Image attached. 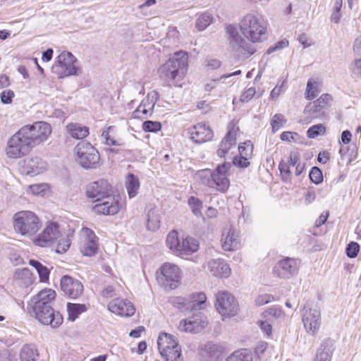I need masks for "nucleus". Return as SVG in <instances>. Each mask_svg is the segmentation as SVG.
<instances>
[{"label":"nucleus","mask_w":361,"mask_h":361,"mask_svg":"<svg viewBox=\"0 0 361 361\" xmlns=\"http://www.w3.org/2000/svg\"><path fill=\"white\" fill-rule=\"evenodd\" d=\"M76 58L69 51H63L57 57L55 64L52 67V72L59 78H63L71 75H80L82 68L76 65Z\"/></svg>","instance_id":"39448f33"},{"label":"nucleus","mask_w":361,"mask_h":361,"mask_svg":"<svg viewBox=\"0 0 361 361\" xmlns=\"http://www.w3.org/2000/svg\"><path fill=\"white\" fill-rule=\"evenodd\" d=\"M236 133L237 130L235 127H233L223 138L217 150V155L219 157H225L229 153L230 150L235 147L236 144Z\"/></svg>","instance_id":"c85d7f7f"},{"label":"nucleus","mask_w":361,"mask_h":361,"mask_svg":"<svg viewBox=\"0 0 361 361\" xmlns=\"http://www.w3.org/2000/svg\"><path fill=\"white\" fill-rule=\"evenodd\" d=\"M14 93L11 90H5L1 94V101L3 104H8L12 102Z\"/></svg>","instance_id":"e2e57ef3"},{"label":"nucleus","mask_w":361,"mask_h":361,"mask_svg":"<svg viewBox=\"0 0 361 361\" xmlns=\"http://www.w3.org/2000/svg\"><path fill=\"white\" fill-rule=\"evenodd\" d=\"M286 120L282 114H275L271 121L273 132H276L281 128L286 123Z\"/></svg>","instance_id":"864d4df0"},{"label":"nucleus","mask_w":361,"mask_h":361,"mask_svg":"<svg viewBox=\"0 0 361 361\" xmlns=\"http://www.w3.org/2000/svg\"><path fill=\"white\" fill-rule=\"evenodd\" d=\"M60 284L64 295L71 299L78 298L84 291L82 283L68 275L62 276Z\"/></svg>","instance_id":"412c9836"},{"label":"nucleus","mask_w":361,"mask_h":361,"mask_svg":"<svg viewBox=\"0 0 361 361\" xmlns=\"http://www.w3.org/2000/svg\"><path fill=\"white\" fill-rule=\"evenodd\" d=\"M302 320L306 331L311 334H316L321 326V311L317 307H305L302 312Z\"/></svg>","instance_id":"4468645a"},{"label":"nucleus","mask_w":361,"mask_h":361,"mask_svg":"<svg viewBox=\"0 0 361 361\" xmlns=\"http://www.w3.org/2000/svg\"><path fill=\"white\" fill-rule=\"evenodd\" d=\"M189 310H201L205 303L207 297L204 293H197L190 295L188 298Z\"/></svg>","instance_id":"e433bc0d"},{"label":"nucleus","mask_w":361,"mask_h":361,"mask_svg":"<svg viewBox=\"0 0 361 361\" xmlns=\"http://www.w3.org/2000/svg\"><path fill=\"white\" fill-rule=\"evenodd\" d=\"M111 187L106 180L101 179L87 185L86 193L88 197L98 200L110 195Z\"/></svg>","instance_id":"5701e85b"},{"label":"nucleus","mask_w":361,"mask_h":361,"mask_svg":"<svg viewBox=\"0 0 361 361\" xmlns=\"http://www.w3.org/2000/svg\"><path fill=\"white\" fill-rule=\"evenodd\" d=\"M183 237H180L176 231L169 233L166 240V246L176 255L180 256Z\"/></svg>","instance_id":"2f4dec72"},{"label":"nucleus","mask_w":361,"mask_h":361,"mask_svg":"<svg viewBox=\"0 0 361 361\" xmlns=\"http://www.w3.org/2000/svg\"><path fill=\"white\" fill-rule=\"evenodd\" d=\"M199 249L198 241L190 236H183L180 256L190 255Z\"/></svg>","instance_id":"f704fd0d"},{"label":"nucleus","mask_w":361,"mask_h":361,"mask_svg":"<svg viewBox=\"0 0 361 361\" xmlns=\"http://www.w3.org/2000/svg\"><path fill=\"white\" fill-rule=\"evenodd\" d=\"M188 204L194 215L196 216H202L201 209L202 208V202L200 199L195 197H190L188 199Z\"/></svg>","instance_id":"de8ad7c7"},{"label":"nucleus","mask_w":361,"mask_h":361,"mask_svg":"<svg viewBox=\"0 0 361 361\" xmlns=\"http://www.w3.org/2000/svg\"><path fill=\"white\" fill-rule=\"evenodd\" d=\"M290 166L288 165V163H286L284 160H282L279 164V169L280 171L281 178L283 181L286 183L290 182L291 179L292 175Z\"/></svg>","instance_id":"09e8293b"},{"label":"nucleus","mask_w":361,"mask_h":361,"mask_svg":"<svg viewBox=\"0 0 361 361\" xmlns=\"http://www.w3.org/2000/svg\"><path fill=\"white\" fill-rule=\"evenodd\" d=\"M213 16L210 13L204 12L197 18L195 27L199 31H202L213 22Z\"/></svg>","instance_id":"37998d69"},{"label":"nucleus","mask_w":361,"mask_h":361,"mask_svg":"<svg viewBox=\"0 0 361 361\" xmlns=\"http://www.w3.org/2000/svg\"><path fill=\"white\" fill-rule=\"evenodd\" d=\"M320 92L319 83L313 79H309L307 83L305 96L307 99L316 98Z\"/></svg>","instance_id":"79ce46f5"},{"label":"nucleus","mask_w":361,"mask_h":361,"mask_svg":"<svg viewBox=\"0 0 361 361\" xmlns=\"http://www.w3.org/2000/svg\"><path fill=\"white\" fill-rule=\"evenodd\" d=\"M310 178L312 182L315 184H319L323 180V175L322 171L317 166L312 168L309 174Z\"/></svg>","instance_id":"4d7b16f0"},{"label":"nucleus","mask_w":361,"mask_h":361,"mask_svg":"<svg viewBox=\"0 0 361 361\" xmlns=\"http://www.w3.org/2000/svg\"><path fill=\"white\" fill-rule=\"evenodd\" d=\"M239 157H234L233 163L240 168H246L250 165L249 160L252 157L253 145L248 140L241 143L238 147Z\"/></svg>","instance_id":"bb28decb"},{"label":"nucleus","mask_w":361,"mask_h":361,"mask_svg":"<svg viewBox=\"0 0 361 361\" xmlns=\"http://www.w3.org/2000/svg\"><path fill=\"white\" fill-rule=\"evenodd\" d=\"M360 250V245L356 242L350 243L346 247V255L350 258L355 257Z\"/></svg>","instance_id":"13d9d810"},{"label":"nucleus","mask_w":361,"mask_h":361,"mask_svg":"<svg viewBox=\"0 0 361 361\" xmlns=\"http://www.w3.org/2000/svg\"><path fill=\"white\" fill-rule=\"evenodd\" d=\"M108 310L121 317H129L134 314L135 309L133 305L127 300L116 298L108 305Z\"/></svg>","instance_id":"b1692460"},{"label":"nucleus","mask_w":361,"mask_h":361,"mask_svg":"<svg viewBox=\"0 0 361 361\" xmlns=\"http://www.w3.org/2000/svg\"><path fill=\"white\" fill-rule=\"evenodd\" d=\"M288 45V42L286 41V40H281L280 42H278L274 46H272L271 47H269L267 51V53L268 54H272L273 52L277 51V50H279V49H281L286 47H287Z\"/></svg>","instance_id":"69168bd1"},{"label":"nucleus","mask_w":361,"mask_h":361,"mask_svg":"<svg viewBox=\"0 0 361 361\" xmlns=\"http://www.w3.org/2000/svg\"><path fill=\"white\" fill-rule=\"evenodd\" d=\"M332 355V349L331 342L329 341H324L322 343L318 348L316 357H318L322 361H331Z\"/></svg>","instance_id":"a19ab883"},{"label":"nucleus","mask_w":361,"mask_h":361,"mask_svg":"<svg viewBox=\"0 0 361 361\" xmlns=\"http://www.w3.org/2000/svg\"><path fill=\"white\" fill-rule=\"evenodd\" d=\"M213 170L205 169L197 171L195 174V179L199 183L212 188Z\"/></svg>","instance_id":"58836bf2"},{"label":"nucleus","mask_w":361,"mask_h":361,"mask_svg":"<svg viewBox=\"0 0 361 361\" xmlns=\"http://www.w3.org/2000/svg\"><path fill=\"white\" fill-rule=\"evenodd\" d=\"M181 279L180 268L169 262L164 263L157 271V280L159 286L166 290L177 288Z\"/></svg>","instance_id":"423d86ee"},{"label":"nucleus","mask_w":361,"mask_h":361,"mask_svg":"<svg viewBox=\"0 0 361 361\" xmlns=\"http://www.w3.org/2000/svg\"><path fill=\"white\" fill-rule=\"evenodd\" d=\"M42 226L39 217L30 210L18 212L13 216V229L22 236L29 238L34 236Z\"/></svg>","instance_id":"7ed1b4c3"},{"label":"nucleus","mask_w":361,"mask_h":361,"mask_svg":"<svg viewBox=\"0 0 361 361\" xmlns=\"http://www.w3.org/2000/svg\"><path fill=\"white\" fill-rule=\"evenodd\" d=\"M353 74L361 78V59H355L351 65Z\"/></svg>","instance_id":"338daca9"},{"label":"nucleus","mask_w":361,"mask_h":361,"mask_svg":"<svg viewBox=\"0 0 361 361\" xmlns=\"http://www.w3.org/2000/svg\"><path fill=\"white\" fill-rule=\"evenodd\" d=\"M231 164L228 162H224L219 164L212 171V188L219 192H225L230 186L228 178V171Z\"/></svg>","instance_id":"2eb2a0df"},{"label":"nucleus","mask_w":361,"mask_h":361,"mask_svg":"<svg viewBox=\"0 0 361 361\" xmlns=\"http://www.w3.org/2000/svg\"><path fill=\"white\" fill-rule=\"evenodd\" d=\"M76 161L85 169L96 168L99 163L98 151L87 142H80L74 148Z\"/></svg>","instance_id":"6e6552de"},{"label":"nucleus","mask_w":361,"mask_h":361,"mask_svg":"<svg viewBox=\"0 0 361 361\" xmlns=\"http://www.w3.org/2000/svg\"><path fill=\"white\" fill-rule=\"evenodd\" d=\"M331 99L330 94H323L319 99L309 103L304 109L305 120L310 122L312 119L319 118L322 110L329 105Z\"/></svg>","instance_id":"aec40b11"},{"label":"nucleus","mask_w":361,"mask_h":361,"mask_svg":"<svg viewBox=\"0 0 361 361\" xmlns=\"http://www.w3.org/2000/svg\"><path fill=\"white\" fill-rule=\"evenodd\" d=\"M133 115L135 118H145L152 114H148V111L143 107V105L140 103L138 107L134 111Z\"/></svg>","instance_id":"052dcab7"},{"label":"nucleus","mask_w":361,"mask_h":361,"mask_svg":"<svg viewBox=\"0 0 361 361\" xmlns=\"http://www.w3.org/2000/svg\"><path fill=\"white\" fill-rule=\"evenodd\" d=\"M239 27L245 38L252 43H259L267 38L268 23L260 14H246L240 21Z\"/></svg>","instance_id":"f03ea898"},{"label":"nucleus","mask_w":361,"mask_h":361,"mask_svg":"<svg viewBox=\"0 0 361 361\" xmlns=\"http://www.w3.org/2000/svg\"><path fill=\"white\" fill-rule=\"evenodd\" d=\"M256 94V90L255 87H251L247 88L240 96V101L241 102H248L250 101L255 94Z\"/></svg>","instance_id":"bf43d9fd"},{"label":"nucleus","mask_w":361,"mask_h":361,"mask_svg":"<svg viewBox=\"0 0 361 361\" xmlns=\"http://www.w3.org/2000/svg\"><path fill=\"white\" fill-rule=\"evenodd\" d=\"M13 279L16 284L23 287L31 286L35 280L33 274L27 268L17 269L15 271Z\"/></svg>","instance_id":"7c9ffc66"},{"label":"nucleus","mask_w":361,"mask_h":361,"mask_svg":"<svg viewBox=\"0 0 361 361\" xmlns=\"http://www.w3.org/2000/svg\"><path fill=\"white\" fill-rule=\"evenodd\" d=\"M241 73L240 71H236L232 73H230L228 75H224L220 78L218 79H214V80H209L206 82L204 84V90L207 92H210L212 90H214L215 87H216L218 85L223 83L221 81L222 79L228 78L229 77L240 75Z\"/></svg>","instance_id":"a18cd8bd"},{"label":"nucleus","mask_w":361,"mask_h":361,"mask_svg":"<svg viewBox=\"0 0 361 361\" xmlns=\"http://www.w3.org/2000/svg\"><path fill=\"white\" fill-rule=\"evenodd\" d=\"M188 56L185 51H177L158 69L159 78L168 84L182 80L188 71Z\"/></svg>","instance_id":"f257e3e1"},{"label":"nucleus","mask_w":361,"mask_h":361,"mask_svg":"<svg viewBox=\"0 0 361 361\" xmlns=\"http://www.w3.org/2000/svg\"><path fill=\"white\" fill-rule=\"evenodd\" d=\"M34 147L40 145L47 140L51 133V126L44 121H38L32 125L23 127Z\"/></svg>","instance_id":"9b49d317"},{"label":"nucleus","mask_w":361,"mask_h":361,"mask_svg":"<svg viewBox=\"0 0 361 361\" xmlns=\"http://www.w3.org/2000/svg\"><path fill=\"white\" fill-rule=\"evenodd\" d=\"M66 129L69 135L75 139H83L89 135V128L80 123H69Z\"/></svg>","instance_id":"72a5a7b5"},{"label":"nucleus","mask_w":361,"mask_h":361,"mask_svg":"<svg viewBox=\"0 0 361 361\" xmlns=\"http://www.w3.org/2000/svg\"><path fill=\"white\" fill-rule=\"evenodd\" d=\"M119 197L115 195H108L105 197L94 200L95 204L93 206V211L99 214L114 215L117 214L122 207L119 202Z\"/></svg>","instance_id":"ddd939ff"},{"label":"nucleus","mask_w":361,"mask_h":361,"mask_svg":"<svg viewBox=\"0 0 361 361\" xmlns=\"http://www.w3.org/2000/svg\"><path fill=\"white\" fill-rule=\"evenodd\" d=\"M49 186L45 183L34 184L30 185L27 190V193H31L35 195L44 196L48 190Z\"/></svg>","instance_id":"8fccbe9b"},{"label":"nucleus","mask_w":361,"mask_h":361,"mask_svg":"<svg viewBox=\"0 0 361 361\" xmlns=\"http://www.w3.org/2000/svg\"><path fill=\"white\" fill-rule=\"evenodd\" d=\"M142 129L145 132L157 133L161 129V125L158 121H146L142 123Z\"/></svg>","instance_id":"6e6d98bb"},{"label":"nucleus","mask_w":361,"mask_h":361,"mask_svg":"<svg viewBox=\"0 0 361 361\" xmlns=\"http://www.w3.org/2000/svg\"><path fill=\"white\" fill-rule=\"evenodd\" d=\"M215 307L224 317L235 316L238 311V303L234 296L227 291L219 292L216 295Z\"/></svg>","instance_id":"9d476101"},{"label":"nucleus","mask_w":361,"mask_h":361,"mask_svg":"<svg viewBox=\"0 0 361 361\" xmlns=\"http://www.w3.org/2000/svg\"><path fill=\"white\" fill-rule=\"evenodd\" d=\"M48 165L40 157H35L24 161L23 173L30 176H35L47 171Z\"/></svg>","instance_id":"a878e982"},{"label":"nucleus","mask_w":361,"mask_h":361,"mask_svg":"<svg viewBox=\"0 0 361 361\" xmlns=\"http://www.w3.org/2000/svg\"><path fill=\"white\" fill-rule=\"evenodd\" d=\"M60 237L59 226L56 223H49L42 233L33 239L35 245L48 247L56 243Z\"/></svg>","instance_id":"f3484780"},{"label":"nucleus","mask_w":361,"mask_h":361,"mask_svg":"<svg viewBox=\"0 0 361 361\" xmlns=\"http://www.w3.org/2000/svg\"><path fill=\"white\" fill-rule=\"evenodd\" d=\"M326 133V127L323 124H317L310 127L307 131L308 137L314 139L319 135H323Z\"/></svg>","instance_id":"3c124183"},{"label":"nucleus","mask_w":361,"mask_h":361,"mask_svg":"<svg viewBox=\"0 0 361 361\" xmlns=\"http://www.w3.org/2000/svg\"><path fill=\"white\" fill-rule=\"evenodd\" d=\"M226 30L228 35L229 45L238 56L248 58L255 52L253 46L239 35L237 28L234 25H228Z\"/></svg>","instance_id":"1a4fd4ad"},{"label":"nucleus","mask_w":361,"mask_h":361,"mask_svg":"<svg viewBox=\"0 0 361 361\" xmlns=\"http://www.w3.org/2000/svg\"><path fill=\"white\" fill-rule=\"evenodd\" d=\"M170 302L171 305L180 310L188 311L189 310L188 308V302L187 298H183V297H175L172 298L170 300Z\"/></svg>","instance_id":"603ef678"},{"label":"nucleus","mask_w":361,"mask_h":361,"mask_svg":"<svg viewBox=\"0 0 361 361\" xmlns=\"http://www.w3.org/2000/svg\"><path fill=\"white\" fill-rule=\"evenodd\" d=\"M35 318L42 324L50 325L52 328L59 327L63 322V317L59 312H55L51 305H43L37 310V305H31Z\"/></svg>","instance_id":"f8f14e48"},{"label":"nucleus","mask_w":361,"mask_h":361,"mask_svg":"<svg viewBox=\"0 0 361 361\" xmlns=\"http://www.w3.org/2000/svg\"><path fill=\"white\" fill-rule=\"evenodd\" d=\"M34 146L23 127L8 141L6 154L12 159L20 158L27 154Z\"/></svg>","instance_id":"20e7f679"},{"label":"nucleus","mask_w":361,"mask_h":361,"mask_svg":"<svg viewBox=\"0 0 361 361\" xmlns=\"http://www.w3.org/2000/svg\"><path fill=\"white\" fill-rule=\"evenodd\" d=\"M207 324V317L202 313L198 312L181 320L178 325V329L184 332L197 333L204 329Z\"/></svg>","instance_id":"a211bd4d"},{"label":"nucleus","mask_w":361,"mask_h":361,"mask_svg":"<svg viewBox=\"0 0 361 361\" xmlns=\"http://www.w3.org/2000/svg\"><path fill=\"white\" fill-rule=\"evenodd\" d=\"M258 324L260 326L261 329L263 332L267 335L269 336L271 334L272 326L267 321H259Z\"/></svg>","instance_id":"774afa93"},{"label":"nucleus","mask_w":361,"mask_h":361,"mask_svg":"<svg viewBox=\"0 0 361 361\" xmlns=\"http://www.w3.org/2000/svg\"><path fill=\"white\" fill-rule=\"evenodd\" d=\"M37 357V350L33 345H25L20 350L21 361H36Z\"/></svg>","instance_id":"ea45409f"},{"label":"nucleus","mask_w":361,"mask_h":361,"mask_svg":"<svg viewBox=\"0 0 361 361\" xmlns=\"http://www.w3.org/2000/svg\"><path fill=\"white\" fill-rule=\"evenodd\" d=\"M188 133L191 140L196 143L207 142L213 137V131L209 126L204 123H199L190 128Z\"/></svg>","instance_id":"393cba45"},{"label":"nucleus","mask_w":361,"mask_h":361,"mask_svg":"<svg viewBox=\"0 0 361 361\" xmlns=\"http://www.w3.org/2000/svg\"><path fill=\"white\" fill-rule=\"evenodd\" d=\"M125 186L129 198L135 197L138 194L140 188L139 178L133 173L128 174L126 178Z\"/></svg>","instance_id":"473e14b6"},{"label":"nucleus","mask_w":361,"mask_h":361,"mask_svg":"<svg viewBox=\"0 0 361 361\" xmlns=\"http://www.w3.org/2000/svg\"><path fill=\"white\" fill-rule=\"evenodd\" d=\"M87 307L84 304L67 303L68 319L74 322L80 314L87 311Z\"/></svg>","instance_id":"4c0bfd02"},{"label":"nucleus","mask_w":361,"mask_h":361,"mask_svg":"<svg viewBox=\"0 0 361 361\" xmlns=\"http://www.w3.org/2000/svg\"><path fill=\"white\" fill-rule=\"evenodd\" d=\"M56 297V292L51 288H45L33 296L31 300V305H37V310L43 305H51V302Z\"/></svg>","instance_id":"c756f323"},{"label":"nucleus","mask_w":361,"mask_h":361,"mask_svg":"<svg viewBox=\"0 0 361 361\" xmlns=\"http://www.w3.org/2000/svg\"><path fill=\"white\" fill-rule=\"evenodd\" d=\"M157 345L159 351L165 361H183L180 346L173 335L160 333Z\"/></svg>","instance_id":"0eeeda50"},{"label":"nucleus","mask_w":361,"mask_h":361,"mask_svg":"<svg viewBox=\"0 0 361 361\" xmlns=\"http://www.w3.org/2000/svg\"><path fill=\"white\" fill-rule=\"evenodd\" d=\"M300 159V153L297 151H293V152H290L289 157H288L287 161H286V162L288 163L289 166H295L298 163Z\"/></svg>","instance_id":"680f3d73"},{"label":"nucleus","mask_w":361,"mask_h":361,"mask_svg":"<svg viewBox=\"0 0 361 361\" xmlns=\"http://www.w3.org/2000/svg\"><path fill=\"white\" fill-rule=\"evenodd\" d=\"M210 273L215 277L228 278L231 274V268L222 259H213L207 262Z\"/></svg>","instance_id":"cd10ccee"},{"label":"nucleus","mask_w":361,"mask_h":361,"mask_svg":"<svg viewBox=\"0 0 361 361\" xmlns=\"http://www.w3.org/2000/svg\"><path fill=\"white\" fill-rule=\"evenodd\" d=\"M71 245V241L68 238L63 239L60 241L57 245V252L64 253L66 252Z\"/></svg>","instance_id":"0e129e2a"},{"label":"nucleus","mask_w":361,"mask_h":361,"mask_svg":"<svg viewBox=\"0 0 361 361\" xmlns=\"http://www.w3.org/2000/svg\"><path fill=\"white\" fill-rule=\"evenodd\" d=\"M157 99L158 92L152 91L149 92L147 97L142 101L141 104L143 105V107L148 111V114H152Z\"/></svg>","instance_id":"c03bdc74"},{"label":"nucleus","mask_w":361,"mask_h":361,"mask_svg":"<svg viewBox=\"0 0 361 361\" xmlns=\"http://www.w3.org/2000/svg\"><path fill=\"white\" fill-rule=\"evenodd\" d=\"M221 242L224 250H235L240 244L239 233L232 226L226 227L222 231Z\"/></svg>","instance_id":"4be33fe9"},{"label":"nucleus","mask_w":361,"mask_h":361,"mask_svg":"<svg viewBox=\"0 0 361 361\" xmlns=\"http://www.w3.org/2000/svg\"><path fill=\"white\" fill-rule=\"evenodd\" d=\"M80 249L83 255L93 256L98 250V238L88 228H82L80 233Z\"/></svg>","instance_id":"dca6fc26"},{"label":"nucleus","mask_w":361,"mask_h":361,"mask_svg":"<svg viewBox=\"0 0 361 361\" xmlns=\"http://www.w3.org/2000/svg\"><path fill=\"white\" fill-rule=\"evenodd\" d=\"M343 5V0H335L331 19L334 23H338L341 19V9Z\"/></svg>","instance_id":"5fc2aeb1"},{"label":"nucleus","mask_w":361,"mask_h":361,"mask_svg":"<svg viewBox=\"0 0 361 361\" xmlns=\"http://www.w3.org/2000/svg\"><path fill=\"white\" fill-rule=\"evenodd\" d=\"M226 361H252V355L246 350L242 349L235 351Z\"/></svg>","instance_id":"49530a36"},{"label":"nucleus","mask_w":361,"mask_h":361,"mask_svg":"<svg viewBox=\"0 0 361 361\" xmlns=\"http://www.w3.org/2000/svg\"><path fill=\"white\" fill-rule=\"evenodd\" d=\"M161 215L155 208L149 209L147 212V228L151 231H155L160 227Z\"/></svg>","instance_id":"c9c22d12"},{"label":"nucleus","mask_w":361,"mask_h":361,"mask_svg":"<svg viewBox=\"0 0 361 361\" xmlns=\"http://www.w3.org/2000/svg\"><path fill=\"white\" fill-rule=\"evenodd\" d=\"M300 265L299 260L286 257L279 261L274 266L273 271L275 275L281 279H289L298 273Z\"/></svg>","instance_id":"6ab92c4d"}]
</instances>
